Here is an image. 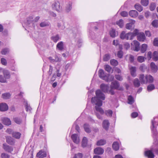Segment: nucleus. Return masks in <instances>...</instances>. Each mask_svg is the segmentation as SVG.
Wrapping results in <instances>:
<instances>
[{
	"label": "nucleus",
	"instance_id": "1",
	"mask_svg": "<svg viewBox=\"0 0 158 158\" xmlns=\"http://www.w3.org/2000/svg\"><path fill=\"white\" fill-rule=\"evenodd\" d=\"M95 94L96 96L92 98V102L93 104L96 105L101 106L102 105V100H105V95L100 89L97 90Z\"/></svg>",
	"mask_w": 158,
	"mask_h": 158
},
{
	"label": "nucleus",
	"instance_id": "2",
	"mask_svg": "<svg viewBox=\"0 0 158 158\" xmlns=\"http://www.w3.org/2000/svg\"><path fill=\"white\" fill-rule=\"evenodd\" d=\"M6 131L7 133L11 134L13 137L16 139H19L20 138L21 134L19 132L14 131L10 128H8Z\"/></svg>",
	"mask_w": 158,
	"mask_h": 158
},
{
	"label": "nucleus",
	"instance_id": "3",
	"mask_svg": "<svg viewBox=\"0 0 158 158\" xmlns=\"http://www.w3.org/2000/svg\"><path fill=\"white\" fill-rule=\"evenodd\" d=\"M120 84L119 82L115 80L112 82L110 86L111 89H114L120 90H123L122 87H119Z\"/></svg>",
	"mask_w": 158,
	"mask_h": 158
},
{
	"label": "nucleus",
	"instance_id": "4",
	"mask_svg": "<svg viewBox=\"0 0 158 158\" xmlns=\"http://www.w3.org/2000/svg\"><path fill=\"white\" fill-rule=\"evenodd\" d=\"M52 7L53 10H55L58 12H60L62 10V7L58 1H56L53 2L52 5Z\"/></svg>",
	"mask_w": 158,
	"mask_h": 158
},
{
	"label": "nucleus",
	"instance_id": "5",
	"mask_svg": "<svg viewBox=\"0 0 158 158\" xmlns=\"http://www.w3.org/2000/svg\"><path fill=\"white\" fill-rule=\"evenodd\" d=\"M152 127H151V128L152 130V133L153 134V137L154 138V140H155L156 142V144L158 143V141L157 139V132L154 129L155 126H154V118L153 120H152Z\"/></svg>",
	"mask_w": 158,
	"mask_h": 158
},
{
	"label": "nucleus",
	"instance_id": "6",
	"mask_svg": "<svg viewBox=\"0 0 158 158\" xmlns=\"http://www.w3.org/2000/svg\"><path fill=\"white\" fill-rule=\"evenodd\" d=\"M140 43L137 40H134L131 44V47L134 51L138 52L140 49Z\"/></svg>",
	"mask_w": 158,
	"mask_h": 158
},
{
	"label": "nucleus",
	"instance_id": "7",
	"mask_svg": "<svg viewBox=\"0 0 158 158\" xmlns=\"http://www.w3.org/2000/svg\"><path fill=\"white\" fill-rule=\"evenodd\" d=\"M33 17L32 16H29L28 18L27 19V22L26 23V24L30 27L31 26V24H32L33 28H34L35 26L33 23L34 21L33 20Z\"/></svg>",
	"mask_w": 158,
	"mask_h": 158
},
{
	"label": "nucleus",
	"instance_id": "8",
	"mask_svg": "<svg viewBox=\"0 0 158 158\" xmlns=\"http://www.w3.org/2000/svg\"><path fill=\"white\" fill-rule=\"evenodd\" d=\"M8 109V107L7 104L5 103H0V111H7Z\"/></svg>",
	"mask_w": 158,
	"mask_h": 158
},
{
	"label": "nucleus",
	"instance_id": "9",
	"mask_svg": "<svg viewBox=\"0 0 158 158\" xmlns=\"http://www.w3.org/2000/svg\"><path fill=\"white\" fill-rule=\"evenodd\" d=\"M3 148L6 151L9 152H11L13 151L12 147L8 145L5 143L3 144Z\"/></svg>",
	"mask_w": 158,
	"mask_h": 158
},
{
	"label": "nucleus",
	"instance_id": "10",
	"mask_svg": "<svg viewBox=\"0 0 158 158\" xmlns=\"http://www.w3.org/2000/svg\"><path fill=\"white\" fill-rule=\"evenodd\" d=\"M99 77L104 80H107V76L105 74L104 72L102 69H100L98 71Z\"/></svg>",
	"mask_w": 158,
	"mask_h": 158
},
{
	"label": "nucleus",
	"instance_id": "11",
	"mask_svg": "<svg viewBox=\"0 0 158 158\" xmlns=\"http://www.w3.org/2000/svg\"><path fill=\"white\" fill-rule=\"evenodd\" d=\"M104 152V149L100 147L97 148L94 150V153L97 155H102L103 153Z\"/></svg>",
	"mask_w": 158,
	"mask_h": 158
},
{
	"label": "nucleus",
	"instance_id": "12",
	"mask_svg": "<svg viewBox=\"0 0 158 158\" xmlns=\"http://www.w3.org/2000/svg\"><path fill=\"white\" fill-rule=\"evenodd\" d=\"M146 39V37L143 33H140L137 36V39L140 42H143Z\"/></svg>",
	"mask_w": 158,
	"mask_h": 158
},
{
	"label": "nucleus",
	"instance_id": "13",
	"mask_svg": "<svg viewBox=\"0 0 158 158\" xmlns=\"http://www.w3.org/2000/svg\"><path fill=\"white\" fill-rule=\"evenodd\" d=\"M71 138L75 143L77 144L79 143V139L77 134H75L72 135L71 136Z\"/></svg>",
	"mask_w": 158,
	"mask_h": 158
},
{
	"label": "nucleus",
	"instance_id": "14",
	"mask_svg": "<svg viewBox=\"0 0 158 158\" xmlns=\"http://www.w3.org/2000/svg\"><path fill=\"white\" fill-rule=\"evenodd\" d=\"M103 127L106 131L108 130L110 125V123L108 120H104L102 123Z\"/></svg>",
	"mask_w": 158,
	"mask_h": 158
},
{
	"label": "nucleus",
	"instance_id": "15",
	"mask_svg": "<svg viewBox=\"0 0 158 158\" xmlns=\"http://www.w3.org/2000/svg\"><path fill=\"white\" fill-rule=\"evenodd\" d=\"M4 77L6 79H9L10 77V75L9 71L6 69H4L3 71Z\"/></svg>",
	"mask_w": 158,
	"mask_h": 158
},
{
	"label": "nucleus",
	"instance_id": "16",
	"mask_svg": "<svg viewBox=\"0 0 158 158\" xmlns=\"http://www.w3.org/2000/svg\"><path fill=\"white\" fill-rule=\"evenodd\" d=\"M145 156L148 157V158H154V155L152 151L151 150L146 151L144 153Z\"/></svg>",
	"mask_w": 158,
	"mask_h": 158
},
{
	"label": "nucleus",
	"instance_id": "17",
	"mask_svg": "<svg viewBox=\"0 0 158 158\" xmlns=\"http://www.w3.org/2000/svg\"><path fill=\"white\" fill-rule=\"evenodd\" d=\"M145 79L146 80V83H152L153 81L154 80L153 77L150 75H146Z\"/></svg>",
	"mask_w": 158,
	"mask_h": 158
},
{
	"label": "nucleus",
	"instance_id": "18",
	"mask_svg": "<svg viewBox=\"0 0 158 158\" xmlns=\"http://www.w3.org/2000/svg\"><path fill=\"white\" fill-rule=\"evenodd\" d=\"M100 88L104 92H107L109 88V86L104 84H102L100 85Z\"/></svg>",
	"mask_w": 158,
	"mask_h": 158
},
{
	"label": "nucleus",
	"instance_id": "19",
	"mask_svg": "<svg viewBox=\"0 0 158 158\" xmlns=\"http://www.w3.org/2000/svg\"><path fill=\"white\" fill-rule=\"evenodd\" d=\"M6 142L11 145H14L15 142L14 139L11 136H8L6 137Z\"/></svg>",
	"mask_w": 158,
	"mask_h": 158
},
{
	"label": "nucleus",
	"instance_id": "20",
	"mask_svg": "<svg viewBox=\"0 0 158 158\" xmlns=\"http://www.w3.org/2000/svg\"><path fill=\"white\" fill-rule=\"evenodd\" d=\"M2 121L3 123L6 125H9L11 124V121L10 119L7 118H2Z\"/></svg>",
	"mask_w": 158,
	"mask_h": 158
},
{
	"label": "nucleus",
	"instance_id": "21",
	"mask_svg": "<svg viewBox=\"0 0 158 158\" xmlns=\"http://www.w3.org/2000/svg\"><path fill=\"white\" fill-rule=\"evenodd\" d=\"M46 155L47 154L46 152L40 151L37 153L36 157L38 158H44L46 157Z\"/></svg>",
	"mask_w": 158,
	"mask_h": 158
},
{
	"label": "nucleus",
	"instance_id": "22",
	"mask_svg": "<svg viewBox=\"0 0 158 158\" xmlns=\"http://www.w3.org/2000/svg\"><path fill=\"white\" fill-rule=\"evenodd\" d=\"M135 22V20H132L131 22L127 23L126 25V28L127 29L131 30L132 29V27Z\"/></svg>",
	"mask_w": 158,
	"mask_h": 158
},
{
	"label": "nucleus",
	"instance_id": "23",
	"mask_svg": "<svg viewBox=\"0 0 158 158\" xmlns=\"http://www.w3.org/2000/svg\"><path fill=\"white\" fill-rule=\"evenodd\" d=\"M129 15L130 16L133 18L137 17L138 15V13L135 10H131L129 12Z\"/></svg>",
	"mask_w": 158,
	"mask_h": 158
},
{
	"label": "nucleus",
	"instance_id": "24",
	"mask_svg": "<svg viewBox=\"0 0 158 158\" xmlns=\"http://www.w3.org/2000/svg\"><path fill=\"white\" fill-rule=\"evenodd\" d=\"M56 48L60 51H63L64 49V44L62 41L59 42L56 45Z\"/></svg>",
	"mask_w": 158,
	"mask_h": 158
},
{
	"label": "nucleus",
	"instance_id": "25",
	"mask_svg": "<svg viewBox=\"0 0 158 158\" xmlns=\"http://www.w3.org/2000/svg\"><path fill=\"white\" fill-rule=\"evenodd\" d=\"M139 79L142 84H146V80L145 79V76L143 74L140 75Z\"/></svg>",
	"mask_w": 158,
	"mask_h": 158
},
{
	"label": "nucleus",
	"instance_id": "26",
	"mask_svg": "<svg viewBox=\"0 0 158 158\" xmlns=\"http://www.w3.org/2000/svg\"><path fill=\"white\" fill-rule=\"evenodd\" d=\"M150 67L152 71L156 73L158 69L157 67L154 62H152L150 64Z\"/></svg>",
	"mask_w": 158,
	"mask_h": 158
},
{
	"label": "nucleus",
	"instance_id": "27",
	"mask_svg": "<svg viewBox=\"0 0 158 158\" xmlns=\"http://www.w3.org/2000/svg\"><path fill=\"white\" fill-rule=\"evenodd\" d=\"M84 128L85 131L87 133H89L91 132V130L90 128V126L89 124L85 123L84 125Z\"/></svg>",
	"mask_w": 158,
	"mask_h": 158
},
{
	"label": "nucleus",
	"instance_id": "28",
	"mask_svg": "<svg viewBox=\"0 0 158 158\" xmlns=\"http://www.w3.org/2000/svg\"><path fill=\"white\" fill-rule=\"evenodd\" d=\"M148 45L147 44H144L142 45L140 49L141 52L142 53H144L147 50Z\"/></svg>",
	"mask_w": 158,
	"mask_h": 158
},
{
	"label": "nucleus",
	"instance_id": "29",
	"mask_svg": "<svg viewBox=\"0 0 158 158\" xmlns=\"http://www.w3.org/2000/svg\"><path fill=\"white\" fill-rule=\"evenodd\" d=\"M112 148L115 151H117L119 149V145L118 143L117 142H114L112 144Z\"/></svg>",
	"mask_w": 158,
	"mask_h": 158
},
{
	"label": "nucleus",
	"instance_id": "30",
	"mask_svg": "<svg viewBox=\"0 0 158 158\" xmlns=\"http://www.w3.org/2000/svg\"><path fill=\"white\" fill-rule=\"evenodd\" d=\"M131 73L132 76L135 77L136 76V67H135L132 66L130 69Z\"/></svg>",
	"mask_w": 158,
	"mask_h": 158
},
{
	"label": "nucleus",
	"instance_id": "31",
	"mask_svg": "<svg viewBox=\"0 0 158 158\" xmlns=\"http://www.w3.org/2000/svg\"><path fill=\"white\" fill-rule=\"evenodd\" d=\"M100 106L96 105L95 106V108L97 111L99 112L101 114H103L104 113V111L103 109L100 107Z\"/></svg>",
	"mask_w": 158,
	"mask_h": 158
},
{
	"label": "nucleus",
	"instance_id": "32",
	"mask_svg": "<svg viewBox=\"0 0 158 158\" xmlns=\"http://www.w3.org/2000/svg\"><path fill=\"white\" fill-rule=\"evenodd\" d=\"M152 58L153 60L155 61L158 60V51H154L152 55Z\"/></svg>",
	"mask_w": 158,
	"mask_h": 158
},
{
	"label": "nucleus",
	"instance_id": "33",
	"mask_svg": "<svg viewBox=\"0 0 158 158\" xmlns=\"http://www.w3.org/2000/svg\"><path fill=\"white\" fill-rule=\"evenodd\" d=\"M11 95L9 93H6L3 94H2V97L4 99H9Z\"/></svg>",
	"mask_w": 158,
	"mask_h": 158
},
{
	"label": "nucleus",
	"instance_id": "34",
	"mask_svg": "<svg viewBox=\"0 0 158 158\" xmlns=\"http://www.w3.org/2000/svg\"><path fill=\"white\" fill-rule=\"evenodd\" d=\"M106 143V142L105 140L101 139L97 141V145L98 146H102L105 144Z\"/></svg>",
	"mask_w": 158,
	"mask_h": 158
},
{
	"label": "nucleus",
	"instance_id": "35",
	"mask_svg": "<svg viewBox=\"0 0 158 158\" xmlns=\"http://www.w3.org/2000/svg\"><path fill=\"white\" fill-rule=\"evenodd\" d=\"M51 39L55 43H56L60 39V37L58 35L52 36L51 37Z\"/></svg>",
	"mask_w": 158,
	"mask_h": 158
},
{
	"label": "nucleus",
	"instance_id": "36",
	"mask_svg": "<svg viewBox=\"0 0 158 158\" xmlns=\"http://www.w3.org/2000/svg\"><path fill=\"white\" fill-rule=\"evenodd\" d=\"M128 103L131 105L134 102V100L133 98L131 95H129L128 97Z\"/></svg>",
	"mask_w": 158,
	"mask_h": 158
},
{
	"label": "nucleus",
	"instance_id": "37",
	"mask_svg": "<svg viewBox=\"0 0 158 158\" xmlns=\"http://www.w3.org/2000/svg\"><path fill=\"white\" fill-rule=\"evenodd\" d=\"M133 84L135 87H138L140 85V83L138 78H135L133 81Z\"/></svg>",
	"mask_w": 158,
	"mask_h": 158
},
{
	"label": "nucleus",
	"instance_id": "38",
	"mask_svg": "<svg viewBox=\"0 0 158 158\" xmlns=\"http://www.w3.org/2000/svg\"><path fill=\"white\" fill-rule=\"evenodd\" d=\"M88 140L86 137H84L82 142V146L83 147H86L87 144Z\"/></svg>",
	"mask_w": 158,
	"mask_h": 158
},
{
	"label": "nucleus",
	"instance_id": "39",
	"mask_svg": "<svg viewBox=\"0 0 158 158\" xmlns=\"http://www.w3.org/2000/svg\"><path fill=\"white\" fill-rule=\"evenodd\" d=\"M72 8V3L71 2H69L68 4H67L66 6L65 10L67 12H69Z\"/></svg>",
	"mask_w": 158,
	"mask_h": 158
},
{
	"label": "nucleus",
	"instance_id": "40",
	"mask_svg": "<svg viewBox=\"0 0 158 158\" xmlns=\"http://www.w3.org/2000/svg\"><path fill=\"white\" fill-rule=\"evenodd\" d=\"M127 40H131L135 37L134 35L131 32H129L127 33Z\"/></svg>",
	"mask_w": 158,
	"mask_h": 158
},
{
	"label": "nucleus",
	"instance_id": "41",
	"mask_svg": "<svg viewBox=\"0 0 158 158\" xmlns=\"http://www.w3.org/2000/svg\"><path fill=\"white\" fill-rule=\"evenodd\" d=\"M105 114L108 117H111L113 114V111L111 110H106L104 112Z\"/></svg>",
	"mask_w": 158,
	"mask_h": 158
},
{
	"label": "nucleus",
	"instance_id": "42",
	"mask_svg": "<svg viewBox=\"0 0 158 158\" xmlns=\"http://www.w3.org/2000/svg\"><path fill=\"white\" fill-rule=\"evenodd\" d=\"M14 122L17 124H20L22 122V119L19 117H15L14 118Z\"/></svg>",
	"mask_w": 158,
	"mask_h": 158
},
{
	"label": "nucleus",
	"instance_id": "43",
	"mask_svg": "<svg viewBox=\"0 0 158 158\" xmlns=\"http://www.w3.org/2000/svg\"><path fill=\"white\" fill-rule=\"evenodd\" d=\"M135 8L139 11L140 12L143 10V7L139 4H136L135 6Z\"/></svg>",
	"mask_w": 158,
	"mask_h": 158
},
{
	"label": "nucleus",
	"instance_id": "44",
	"mask_svg": "<svg viewBox=\"0 0 158 158\" xmlns=\"http://www.w3.org/2000/svg\"><path fill=\"white\" fill-rule=\"evenodd\" d=\"M127 33H125V31H123L120 34V38L122 40H127Z\"/></svg>",
	"mask_w": 158,
	"mask_h": 158
},
{
	"label": "nucleus",
	"instance_id": "45",
	"mask_svg": "<svg viewBox=\"0 0 158 158\" xmlns=\"http://www.w3.org/2000/svg\"><path fill=\"white\" fill-rule=\"evenodd\" d=\"M155 88V87L153 84H150L147 87V90L148 91L150 92Z\"/></svg>",
	"mask_w": 158,
	"mask_h": 158
},
{
	"label": "nucleus",
	"instance_id": "46",
	"mask_svg": "<svg viewBox=\"0 0 158 158\" xmlns=\"http://www.w3.org/2000/svg\"><path fill=\"white\" fill-rule=\"evenodd\" d=\"M152 25L154 27H158V20H154L152 23Z\"/></svg>",
	"mask_w": 158,
	"mask_h": 158
},
{
	"label": "nucleus",
	"instance_id": "47",
	"mask_svg": "<svg viewBox=\"0 0 158 158\" xmlns=\"http://www.w3.org/2000/svg\"><path fill=\"white\" fill-rule=\"evenodd\" d=\"M9 51V50L8 48H4L2 49L1 52V53L2 55H6Z\"/></svg>",
	"mask_w": 158,
	"mask_h": 158
},
{
	"label": "nucleus",
	"instance_id": "48",
	"mask_svg": "<svg viewBox=\"0 0 158 158\" xmlns=\"http://www.w3.org/2000/svg\"><path fill=\"white\" fill-rule=\"evenodd\" d=\"M110 63L112 65L116 66L118 64V62L115 60L112 59L110 60Z\"/></svg>",
	"mask_w": 158,
	"mask_h": 158
},
{
	"label": "nucleus",
	"instance_id": "49",
	"mask_svg": "<svg viewBox=\"0 0 158 158\" xmlns=\"http://www.w3.org/2000/svg\"><path fill=\"white\" fill-rule=\"evenodd\" d=\"M104 68L106 71L109 73L110 72L112 69L111 67L108 64L105 65L104 66Z\"/></svg>",
	"mask_w": 158,
	"mask_h": 158
},
{
	"label": "nucleus",
	"instance_id": "50",
	"mask_svg": "<svg viewBox=\"0 0 158 158\" xmlns=\"http://www.w3.org/2000/svg\"><path fill=\"white\" fill-rule=\"evenodd\" d=\"M116 24L121 28H122L123 26V20L122 19H120L118 21L116 22Z\"/></svg>",
	"mask_w": 158,
	"mask_h": 158
},
{
	"label": "nucleus",
	"instance_id": "51",
	"mask_svg": "<svg viewBox=\"0 0 158 158\" xmlns=\"http://www.w3.org/2000/svg\"><path fill=\"white\" fill-rule=\"evenodd\" d=\"M110 34L111 37L114 38L116 36L115 31L114 29H112L110 31Z\"/></svg>",
	"mask_w": 158,
	"mask_h": 158
},
{
	"label": "nucleus",
	"instance_id": "52",
	"mask_svg": "<svg viewBox=\"0 0 158 158\" xmlns=\"http://www.w3.org/2000/svg\"><path fill=\"white\" fill-rule=\"evenodd\" d=\"M110 58V55L108 54H105L103 58V60L104 61H108Z\"/></svg>",
	"mask_w": 158,
	"mask_h": 158
},
{
	"label": "nucleus",
	"instance_id": "53",
	"mask_svg": "<svg viewBox=\"0 0 158 158\" xmlns=\"http://www.w3.org/2000/svg\"><path fill=\"white\" fill-rule=\"evenodd\" d=\"M115 77L116 79L119 81H122L123 80V78L120 75L116 74L115 75Z\"/></svg>",
	"mask_w": 158,
	"mask_h": 158
},
{
	"label": "nucleus",
	"instance_id": "54",
	"mask_svg": "<svg viewBox=\"0 0 158 158\" xmlns=\"http://www.w3.org/2000/svg\"><path fill=\"white\" fill-rule=\"evenodd\" d=\"M141 2L142 5L146 6L148 4V0H141Z\"/></svg>",
	"mask_w": 158,
	"mask_h": 158
},
{
	"label": "nucleus",
	"instance_id": "55",
	"mask_svg": "<svg viewBox=\"0 0 158 158\" xmlns=\"http://www.w3.org/2000/svg\"><path fill=\"white\" fill-rule=\"evenodd\" d=\"M107 80H105L107 82L111 81L114 80V77L113 75H111L108 77H107Z\"/></svg>",
	"mask_w": 158,
	"mask_h": 158
},
{
	"label": "nucleus",
	"instance_id": "56",
	"mask_svg": "<svg viewBox=\"0 0 158 158\" xmlns=\"http://www.w3.org/2000/svg\"><path fill=\"white\" fill-rule=\"evenodd\" d=\"M146 69V67L143 64H141L139 67V69L142 72H144Z\"/></svg>",
	"mask_w": 158,
	"mask_h": 158
},
{
	"label": "nucleus",
	"instance_id": "57",
	"mask_svg": "<svg viewBox=\"0 0 158 158\" xmlns=\"http://www.w3.org/2000/svg\"><path fill=\"white\" fill-rule=\"evenodd\" d=\"M0 82L1 83H6L7 81L2 75H0Z\"/></svg>",
	"mask_w": 158,
	"mask_h": 158
},
{
	"label": "nucleus",
	"instance_id": "58",
	"mask_svg": "<svg viewBox=\"0 0 158 158\" xmlns=\"http://www.w3.org/2000/svg\"><path fill=\"white\" fill-rule=\"evenodd\" d=\"M137 60L139 62H143L144 61V57L143 56H139L137 58Z\"/></svg>",
	"mask_w": 158,
	"mask_h": 158
},
{
	"label": "nucleus",
	"instance_id": "59",
	"mask_svg": "<svg viewBox=\"0 0 158 158\" xmlns=\"http://www.w3.org/2000/svg\"><path fill=\"white\" fill-rule=\"evenodd\" d=\"M82 153H79L77 154H75L73 158H82Z\"/></svg>",
	"mask_w": 158,
	"mask_h": 158
},
{
	"label": "nucleus",
	"instance_id": "60",
	"mask_svg": "<svg viewBox=\"0 0 158 158\" xmlns=\"http://www.w3.org/2000/svg\"><path fill=\"white\" fill-rule=\"evenodd\" d=\"M1 63L2 64L4 65H6L7 64V62L6 60L4 58H2L1 59Z\"/></svg>",
	"mask_w": 158,
	"mask_h": 158
},
{
	"label": "nucleus",
	"instance_id": "61",
	"mask_svg": "<svg viewBox=\"0 0 158 158\" xmlns=\"http://www.w3.org/2000/svg\"><path fill=\"white\" fill-rule=\"evenodd\" d=\"M156 6L155 3H152L151 4L150 6V9L151 10L153 11L155 9Z\"/></svg>",
	"mask_w": 158,
	"mask_h": 158
},
{
	"label": "nucleus",
	"instance_id": "62",
	"mask_svg": "<svg viewBox=\"0 0 158 158\" xmlns=\"http://www.w3.org/2000/svg\"><path fill=\"white\" fill-rule=\"evenodd\" d=\"M55 59H54V62H60L61 61V59L60 58L58 57V56L57 55H55Z\"/></svg>",
	"mask_w": 158,
	"mask_h": 158
},
{
	"label": "nucleus",
	"instance_id": "63",
	"mask_svg": "<svg viewBox=\"0 0 158 158\" xmlns=\"http://www.w3.org/2000/svg\"><path fill=\"white\" fill-rule=\"evenodd\" d=\"M153 44L155 46H158V38H156L154 39L153 42Z\"/></svg>",
	"mask_w": 158,
	"mask_h": 158
},
{
	"label": "nucleus",
	"instance_id": "64",
	"mask_svg": "<svg viewBox=\"0 0 158 158\" xmlns=\"http://www.w3.org/2000/svg\"><path fill=\"white\" fill-rule=\"evenodd\" d=\"M2 158H9L10 156L7 154L5 153H2L1 155Z\"/></svg>",
	"mask_w": 158,
	"mask_h": 158
}]
</instances>
